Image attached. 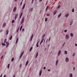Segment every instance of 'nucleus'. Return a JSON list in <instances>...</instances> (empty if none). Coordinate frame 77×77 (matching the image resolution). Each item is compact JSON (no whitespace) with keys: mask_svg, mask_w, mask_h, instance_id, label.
<instances>
[{"mask_svg":"<svg viewBox=\"0 0 77 77\" xmlns=\"http://www.w3.org/2000/svg\"><path fill=\"white\" fill-rule=\"evenodd\" d=\"M24 17H23L21 20V24H23V23H24Z\"/></svg>","mask_w":77,"mask_h":77,"instance_id":"f257e3e1","label":"nucleus"},{"mask_svg":"<svg viewBox=\"0 0 77 77\" xmlns=\"http://www.w3.org/2000/svg\"><path fill=\"white\" fill-rule=\"evenodd\" d=\"M69 38V35L68 34H66L65 36V38L66 39H68Z\"/></svg>","mask_w":77,"mask_h":77,"instance_id":"f03ea898","label":"nucleus"},{"mask_svg":"<svg viewBox=\"0 0 77 77\" xmlns=\"http://www.w3.org/2000/svg\"><path fill=\"white\" fill-rule=\"evenodd\" d=\"M33 34H32L30 38V41H32V39H33Z\"/></svg>","mask_w":77,"mask_h":77,"instance_id":"7ed1b4c3","label":"nucleus"},{"mask_svg":"<svg viewBox=\"0 0 77 77\" xmlns=\"http://www.w3.org/2000/svg\"><path fill=\"white\" fill-rule=\"evenodd\" d=\"M61 53V51L60 50L59 51L58 53V56H59L60 54Z\"/></svg>","mask_w":77,"mask_h":77,"instance_id":"20e7f679","label":"nucleus"},{"mask_svg":"<svg viewBox=\"0 0 77 77\" xmlns=\"http://www.w3.org/2000/svg\"><path fill=\"white\" fill-rule=\"evenodd\" d=\"M69 61V58H68L67 57L66 59V62H68Z\"/></svg>","mask_w":77,"mask_h":77,"instance_id":"39448f33","label":"nucleus"},{"mask_svg":"<svg viewBox=\"0 0 77 77\" xmlns=\"http://www.w3.org/2000/svg\"><path fill=\"white\" fill-rule=\"evenodd\" d=\"M6 25V23L5 22H4L3 23V25H2L3 27H5V26Z\"/></svg>","mask_w":77,"mask_h":77,"instance_id":"423d86ee","label":"nucleus"},{"mask_svg":"<svg viewBox=\"0 0 77 77\" xmlns=\"http://www.w3.org/2000/svg\"><path fill=\"white\" fill-rule=\"evenodd\" d=\"M16 10H17V7H14L13 9V12H15L16 11Z\"/></svg>","mask_w":77,"mask_h":77,"instance_id":"0eeeda50","label":"nucleus"},{"mask_svg":"<svg viewBox=\"0 0 77 77\" xmlns=\"http://www.w3.org/2000/svg\"><path fill=\"white\" fill-rule=\"evenodd\" d=\"M6 35H8V33H9V30H7L6 31Z\"/></svg>","mask_w":77,"mask_h":77,"instance_id":"6e6552de","label":"nucleus"},{"mask_svg":"<svg viewBox=\"0 0 77 77\" xmlns=\"http://www.w3.org/2000/svg\"><path fill=\"white\" fill-rule=\"evenodd\" d=\"M25 6H26V4H24L23 5V7H22V9L23 10L24 9V8H25Z\"/></svg>","mask_w":77,"mask_h":77,"instance_id":"1a4fd4ad","label":"nucleus"},{"mask_svg":"<svg viewBox=\"0 0 77 77\" xmlns=\"http://www.w3.org/2000/svg\"><path fill=\"white\" fill-rule=\"evenodd\" d=\"M69 16V14H66L65 15V17H66V18H67V17H68Z\"/></svg>","mask_w":77,"mask_h":77,"instance_id":"9d476101","label":"nucleus"},{"mask_svg":"<svg viewBox=\"0 0 77 77\" xmlns=\"http://www.w3.org/2000/svg\"><path fill=\"white\" fill-rule=\"evenodd\" d=\"M41 74H42V70H41L40 71L39 73V75H40V76H41Z\"/></svg>","mask_w":77,"mask_h":77,"instance_id":"9b49d317","label":"nucleus"},{"mask_svg":"<svg viewBox=\"0 0 77 77\" xmlns=\"http://www.w3.org/2000/svg\"><path fill=\"white\" fill-rule=\"evenodd\" d=\"M73 23V21H72V20H71V22H70V26H71V25H72V24Z\"/></svg>","mask_w":77,"mask_h":77,"instance_id":"f8f14e48","label":"nucleus"},{"mask_svg":"<svg viewBox=\"0 0 77 77\" xmlns=\"http://www.w3.org/2000/svg\"><path fill=\"white\" fill-rule=\"evenodd\" d=\"M62 15V14L61 13H60L58 16V18H59Z\"/></svg>","mask_w":77,"mask_h":77,"instance_id":"ddd939ff","label":"nucleus"},{"mask_svg":"<svg viewBox=\"0 0 77 77\" xmlns=\"http://www.w3.org/2000/svg\"><path fill=\"white\" fill-rule=\"evenodd\" d=\"M15 15H16L15 16V20H16L17 18V16H18V14H15Z\"/></svg>","mask_w":77,"mask_h":77,"instance_id":"4468645a","label":"nucleus"},{"mask_svg":"<svg viewBox=\"0 0 77 77\" xmlns=\"http://www.w3.org/2000/svg\"><path fill=\"white\" fill-rule=\"evenodd\" d=\"M56 13H57V11H55L53 13V14L54 15H56Z\"/></svg>","mask_w":77,"mask_h":77,"instance_id":"2eb2a0df","label":"nucleus"},{"mask_svg":"<svg viewBox=\"0 0 77 77\" xmlns=\"http://www.w3.org/2000/svg\"><path fill=\"white\" fill-rule=\"evenodd\" d=\"M29 63V61H27V62H26V64H25V65L26 66H27V65H28V63Z\"/></svg>","mask_w":77,"mask_h":77,"instance_id":"dca6fc26","label":"nucleus"},{"mask_svg":"<svg viewBox=\"0 0 77 77\" xmlns=\"http://www.w3.org/2000/svg\"><path fill=\"white\" fill-rule=\"evenodd\" d=\"M67 53H68V52H67V51H64V54H67Z\"/></svg>","mask_w":77,"mask_h":77,"instance_id":"f3484780","label":"nucleus"},{"mask_svg":"<svg viewBox=\"0 0 77 77\" xmlns=\"http://www.w3.org/2000/svg\"><path fill=\"white\" fill-rule=\"evenodd\" d=\"M70 35L71 36H72V37H73V36H74V35L73 34H72V33H71L70 34Z\"/></svg>","mask_w":77,"mask_h":77,"instance_id":"a211bd4d","label":"nucleus"},{"mask_svg":"<svg viewBox=\"0 0 77 77\" xmlns=\"http://www.w3.org/2000/svg\"><path fill=\"white\" fill-rule=\"evenodd\" d=\"M48 8H49L48 6H47L46 9V11H47V10H48Z\"/></svg>","mask_w":77,"mask_h":77,"instance_id":"6ab92c4d","label":"nucleus"},{"mask_svg":"<svg viewBox=\"0 0 77 77\" xmlns=\"http://www.w3.org/2000/svg\"><path fill=\"white\" fill-rule=\"evenodd\" d=\"M38 52H37L36 54V55L35 56V58H37V57H38Z\"/></svg>","mask_w":77,"mask_h":77,"instance_id":"aec40b11","label":"nucleus"},{"mask_svg":"<svg viewBox=\"0 0 77 77\" xmlns=\"http://www.w3.org/2000/svg\"><path fill=\"white\" fill-rule=\"evenodd\" d=\"M18 38H17L16 39V44H17V42H18Z\"/></svg>","mask_w":77,"mask_h":77,"instance_id":"412c9836","label":"nucleus"},{"mask_svg":"<svg viewBox=\"0 0 77 77\" xmlns=\"http://www.w3.org/2000/svg\"><path fill=\"white\" fill-rule=\"evenodd\" d=\"M58 60H57L56 61V66H57V63H58Z\"/></svg>","mask_w":77,"mask_h":77,"instance_id":"4be33fe9","label":"nucleus"},{"mask_svg":"<svg viewBox=\"0 0 77 77\" xmlns=\"http://www.w3.org/2000/svg\"><path fill=\"white\" fill-rule=\"evenodd\" d=\"M45 34H44L42 36V39H44V38L45 37Z\"/></svg>","mask_w":77,"mask_h":77,"instance_id":"5701e85b","label":"nucleus"},{"mask_svg":"<svg viewBox=\"0 0 77 77\" xmlns=\"http://www.w3.org/2000/svg\"><path fill=\"white\" fill-rule=\"evenodd\" d=\"M9 43H8L6 45V47L7 48L8 46H9Z\"/></svg>","mask_w":77,"mask_h":77,"instance_id":"b1692460","label":"nucleus"},{"mask_svg":"<svg viewBox=\"0 0 77 77\" xmlns=\"http://www.w3.org/2000/svg\"><path fill=\"white\" fill-rule=\"evenodd\" d=\"M10 66V64H8V65L7 68L8 69H9V66Z\"/></svg>","mask_w":77,"mask_h":77,"instance_id":"393cba45","label":"nucleus"},{"mask_svg":"<svg viewBox=\"0 0 77 77\" xmlns=\"http://www.w3.org/2000/svg\"><path fill=\"white\" fill-rule=\"evenodd\" d=\"M32 49H33V47H31L29 49V51H31V50H32Z\"/></svg>","mask_w":77,"mask_h":77,"instance_id":"a878e982","label":"nucleus"},{"mask_svg":"<svg viewBox=\"0 0 77 77\" xmlns=\"http://www.w3.org/2000/svg\"><path fill=\"white\" fill-rule=\"evenodd\" d=\"M72 74L70 73V75H69V77H72Z\"/></svg>","mask_w":77,"mask_h":77,"instance_id":"bb28decb","label":"nucleus"},{"mask_svg":"<svg viewBox=\"0 0 77 77\" xmlns=\"http://www.w3.org/2000/svg\"><path fill=\"white\" fill-rule=\"evenodd\" d=\"M2 45H3V46H5L6 45V44H5V43H2Z\"/></svg>","mask_w":77,"mask_h":77,"instance_id":"cd10ccee","label":"nucleus"},{"mask_svg":"<svg viewBox=\"0 0 77 77\" xmlns=\"http://www.w3.org/2000/svg\"><path fill=\"white\" fill-rule=\"evenodd\" d=\"M22 28H23V26H21L20 28V31H21V29H22Z\"/></svg>","mask_w":77,"mask_h":77,"instance_id":"c85d7f7f","label":"nucleus"},{"mask_svg":"<svg viewBox=\"0 0 77 77\" xmlns=\"http://www.w3.org/2000/svg\"><path fill=\"white\" fill-rule=\"evenodd\" d=\"M12 35L10 37V38H9L10 40H11V39H12Z\"/></svg>","mask_w":77,"mask_h":77,"instance_id":"c756f323","label":"nucleus"},{"mask_svg":"<svg viewBox=\"0 0 77 77\" xmlns=\"http://www.w3.org/2000/svg\"><path fill=\"white\" fill-rule=\"evenodd\" d=\"M60 8V5H59L57 7V9H59Z\"/></svg>","mask_w":77,"mask_h":77,"instance_id":"7c9ffc66","label":"nucleus"},{"mask_svg":"<svg viewBox=\"0 0 77 77\" xmlns=\"http://www.w3.org/2000/svg\"><path fill=\"white\" fill-rule=\"evenodd\" d=\"M15 22V20H13L12 21V23H14Z\"/></svg>","mask_w":77,"mask_h":77,"instance_id":"2f4dec72","label":"nucleus"},{"mask_svg":"<svg viewBox=\"0 0 77 77\" xmlns=\"http://www.w3.org/2000/svg\"><path fill=\"white\" fill-rule=\"evenodd\" d=\"M7 40L6 38H5L4 40V43H6V41Z\"/></svg>","mask_w":77,"mask_h":77,"instance_id":"473e14b6","label":"nucleus"},{"mask_svg":"<svg viewBox=\"0 0 77 77\" xmlns=\"http://www.w3.org/2000/svg\"><path fill=\"white\" fill-rule=\"evenodd\" d=\"M65 42H64V43L63 44V45L62 48V47H63L64 46V45H65Z\"/></svg>","mask_w":77,"mask_h":77,"instance_id":"72a5a7b5","label":"nucleus"},{"mask_svg":"<svg viewBox=\"0 0 77 77\" xmlns=\"http://www.w3.org/2000/svg\"><path fill=\"white\" fill-rule=\"evenodd\" d=\"M44 39L42 38V40L41 42L42 43V42H43V41H44Z\"/></svg>","mask_w":77,"mask_h":77,"instance_id":"f704fd0d","label":"nucleus"},{"mask_svg":"<svg viewBox=\"0 0 77 77\" xmlns=\"http://www.w3.org/2000/svg\"><path fill=\"white\" fill-rule=\"evenodd\" d=\"M72 12H74V9H72Z\"/></svg>","mask_w":77,"mask_h":77,"instance_id":"c9c22d12","label":"nucleus"},{"mask_svg":"<svg viewBox=\"0 0 77 77\" xmlns=\"http://www.w3.org/2000/svg\"><path fill=\"white\" fill-rule=\"evenodd\" d=\"M23 53H24V51H23V52L21 53L20 55H21V56H23Z\"/></svg>","mask_w":77,"mask_h":77,"instance_id":"e433bc0d","label":"nucleus"},{"mask_svg":"<svg viewBox=\"0 0 77 77\" xmlns=\"http://www.w3.org/2000/svg\"><path fill=\"white\" fill-rule=\"evenodd\" d=\"M30 11H31V12H32V11H33V8H32L30 10Z\"/></svg>","mask_w":77,"mask_h":77,"instance_id":"4c0bfd02","label":"nucleus"},{"mask_svg":"<svg viewBox=\"0 0 77 77\" xmlns=\"http://www.w3.org/2000/svg\"><path fill=\"white\" fill-rule=\"evenodd\" d=\"M45 21L46 22L47 21V18H45Z\"/></svg>","mask_w":77,"mask_h":77,"instance_id":"58836bf2","label":"nucleus"},{"mask_svg":"<svg viewBox=\"0 0 77 77\" xmlns=\"http://www.w3.org/2000/svg\"><path fill=\"white\" fill-rule=\"evenodd\" d=\"M14 58H13L12 59V60H11V61H14Z\"/></svg>","mask_w":77,"mask_h":77,"instance_id":"ea45409f","label":"nucleus"},{"mask_svg":"<svg viewBox=\"0 0 77 77\" xmlns=\"http://www.w3.org/2000/svg\"><path fill=\"white\" fill-rule=\"evenodd\" d=\"M23 15V13H21L20 14V16L22 17V15Z\"/></svg>","mask_w":77,"mask_h":77,"instance_id":"a19ab883","label":"nucleus"},{"mask_svg":"<svg viewBox=\"0 0 77 77\" xmlns=\"http://www.w3.org/2000/svg\"><path fill=\"white\" fill-rule=\"evenodd\" d=\"M50 39H51V37H50L49 38V39H48V41H50Z\"/></svg>","mask_w":77,"mask_h":77,"instance_id":"79ce46f5","label":"nucleus"},{"mask_svg":"<svg viewBox=\"0 0 77 77\" xmlns=\"http://www.w3.org/2000/svg\"><path fill=\"white\" fill-rule=\"evenodd\" d=\"M23 3V2H20V6H21L22 5V4Z\"/></svg>","mask_w":77,"mask_h":77,"instance_id":"37998d69","label":"nucleus"},{"mask_svg":"<svg viewBox=\"0 0 77 77\" xmlns=\"http://www.w3.org/2000/svg\"><path fill=\"white\" fill-rule=\"evenodd\" d=\"M67 32V30H64V32H65V33H66V32Z\"/></svg>","mask_w":77,"mask_h":77,"instance_id":"c03bdc74","label":"nucleus"},{"mask_svg":"<svg viewBox=\"0 0 77 77\" xmlns=\"http://www.w3.org/2000/svg\"><path fill=\"white\" fill-rule=\"evenodd\" d=\"M3 55H2L1 58V59H3Z\"/></svg>","mask_w":77,"mask_h":77,"instance_id":"a18cd8bd","label":"nucleus"},{"mask_svg":"<svg viewBox=\"0 0 77 77\" xmlns=\"http://www.w3.org/2000/svg\"><path fill=\"white\" fill-rule=\"evenodd\" d=\"M36 46L37 47H39V46H38V44H36Z\"/></svg>","mask_w":77,"mask_h":77,"instance_id":"49530a36","label":"nucleus"},{"mask_svg":"<svg viewBox=\"0 0 77 77\" xmlns=\"http://www.w3.org/2000/svg\"><path fill=\"white\" fill-rule=\"evenodd\" d=\"M20 67H21V64H20L19 66V67L20 68Z\"/></svg>","mask_w":77,"mask_h":77,"instance_id":"de8ad7c7","label":"nucleus"},{"mask_svg":"<svg viewBox=\"0 0 77 77\" xmlns=\"http://www.w3.org/2000/svg\"><path fill=\"white\" fill-rule=\"evenodd\" d=\"M33 1H34V0H32V4H33Z\"/></svg>","mask_w":77,"mask_h":77,"instance_id":"09e8293b","label":"nucleus"},{"mask_svg":"<svg viewBox=\"0 0 77 77\" xmlns=\"http://www.w3.org/2000/svg\"><path fill=\"white\" fill-rule=\"evenodd\" d=\"M18 30H19V28H18L17 31V32H18Z\"/></svg>","mask_w":77,"mask_h":77,"instance_id":"8fccbe9b","label":"nucleus"},{"mask_svg":"<svg viewBox=\"0 0 77 77\" xmlns=\"http://www.w3.org/2000/svg\"><path fill=\"white\" fill-rule=\"evenodd\" d=\"M22 57V55H20V59H21V57Z\"/></svg>","mask_w":77,"mask_h":77,"instance_id":"3c124183","label":"nucleus"},{"mask_svg":"<svg viewBox=\"0 0 77 77\" xmlns=\"http://www.w3.org/2000/svg\"><path fill=\"white\" fill-rule=\"evenodd\" d=\"M47 16H50V14H47Z\"/></svg>","mask_w":77,"mask_h":77,"instance_id":"603ef678","label":"nucleus"},{"mask_svg":"<svg viewBox=\"0 0 77 77\" xmlns=\"http://www.w3.org/2000/svg\"><path fill=\"white\" fill-rule=\"evenodd\" d=\"M75 45L76 47H77V44H75Z\"/></svg>","mask_w":77,"mask_h":77,"instance_id":"864d4df0","label":"nucleus"},{"mask_svg":"<svg viewBox=\"0 0 77 77\" xmlns=\"http://www.w3.org/2000/svg\"><path fill=\"white\" fill-rule=\"evenodd\" d=\"M46 67H44L43 68V69H45Z\"/></svg>","mask_w":77,"mask_h":77,"instance_id":"5fc2aeb1","label":"nucleus"},{"mask_svg":"<svg viewBox=\"0 0 77 77\" xmlns=\"http://www.w3.org/2000/svg\"><path fill=\"white\" fill-rule=\"evenodd\" d=\"M74 69H75V67H73V70H74Z\"/></svg>","mask_w":77,"mask_h":77,"instance_id":"6e6d98bb","label":"nucleus"},{"mask_svg":"<svg viewBox=\"0 0 77 77\" xmlns=\"http://www.w3.org/2000/svg\"><path fill=\"white\" fill-rule=\"evenodd\" d=\"M39 41H38L37 43V44H39Z\"/></svg>","mask_w":77,"mask_h":77,"instance_id":"4d7b16f0","label":"nucleus"},{"mask_svg":"<svg viewBox=\"0 0 77 77\" xmlns=\"http://www.w3.org/2000/svg\"><path fill=\"white\" fill-rule=\"evenodd\" d=\"M75 55V54H74L73 55H72V56H74V55Z\"/></svg>","mask_w":77,"mask_h":77,"instance_id":"13d9d810","label":"nucleus"},{"mask_svg":"<svg viewBox=\"0 0 77 77\" xmlns=\"http://www.w3.org/2000/svg\"><path fill=\"white\" fill-rule=\"evenodd\" d=\"M48 71H50V69H48Z\"/></svg>","mask_w":77,"mask_h":77,"instance_id":"bf43d9fd","label":"nucleus"},{"mask_svg":"<svg viewBox=\"0 0 77 77\" xmlns=\"http://www.w3.org/2000/svg\"><path fill=\"white\" fill-rule=\"evenodd\" d=\"M21 18V16H20V18H19L20 19Z\"/></svg>","mask_w":77,"mask_h":77,"instance_id":"052dcab7","label":"nucleus"},{"mask_svg":"<svg viewBox=\"0 0 77 77\" xmlns=\"http://www.w3.org/2000/svg\"><path fill=\"white\" fill-rule=\"evenodd\" d=\"M24 29H22V31H24Z\"/></svg>","mask_w":77,"mask_h":77,"instance_id":"680f3d73","label":"nucleus"},{"mask_svg":"<svg viewBox=\"0 0 77 77\" xmlns=\"http://www.w3.org/2000/svg\"><path fill=\"white\" fill-rule=\"evenodd\" d=\"M47 41H48V39H47L46 41V43H47Z\"/></svg>","mask_w":77,"mask_h":77,"instance_id":"e2e57ef3","label":"nucleus"},{"mask_svg":"<svg viewBox=\"0 0 77 77\" xmlns=\"http://www.w3.org/2000/svg\"><path fill=\"white\" fill-rule=\"evenodd\" d=\"M42 0H39V1H40V2H42Z\"/></svg>","mask_w":77,"mask_h":77,"instance_id":"0e129e2a","label":"nucleus"},{"mask_svg":"<svg viewBox=\"0 0 77 77\" xmlns=\"http://www.w3.org/2000/svg\"><path fill=\"white\" fill-rule=\"evenodd\" d=\"M4 77H6V75H4Z\"/></svg>","mask_w":77,"mask_h":77,"instance_id":"69168bd1","label":"nucleus"},{"mask_svg":"<svg viewBox=\"0 0 77 77\" xmlns=\"http://www.w3.org/2000/svg\"><path fill=\"white\" fill-rule=\"evenodd\" d=\"M13 77H15V75H14Z\"/></svg>","mask_w":77,"mask_h":77,"instance_id":"338daca9","label":"nucleus"},{"mask_svg":"<svg viewBox=\"0 0 77 77\" xmlns=\"http://www.w3.org/2000/svg\"><path fill=\"white\" fill-rule=\"evenodd\" d=\"M46 48H45V51H46Z\"/></svg>","mask_w":77,"mask_h":77,"instance_id":"774afa93","label":"nucleus"}]
</instances>
